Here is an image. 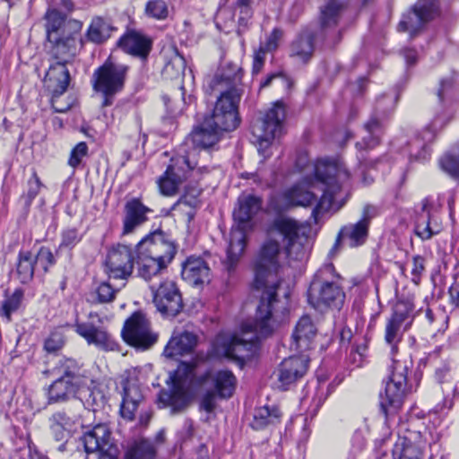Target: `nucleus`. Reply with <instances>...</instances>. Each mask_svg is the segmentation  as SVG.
<instances>
[{
  "label": "nucleus",
  "mask_w": 459,
  "mask_h": 459,
  "mask_svg": "<svg viewBox=\"0 0 459 459\" xmlns=\"http://www.w3.org/2000/svg\"><path fill=\"white\" fill-rule=\"evenodd\" d=\"M242 69L230 65L219 70L210 82L211 89L218 92L212 115L205 117L185 139L174 158V195L179 185L189 180L183 188L186 195L197 197L201 189L198 181L200 169H196L197 157L202 150L212 148L220 140L222 132L235 130L239 123L238 104L244 93Z\"/></svg>",
  "instance_id": "obj_1"
},
{
  "label": "nucleus",
  "mask_w": 459,
  "mask_h": 459,
  "mask_svg": "<svg viewBox=\"0 0 459 459\" xmlns=\"http://www.w3.org/2000/svg\"><path fill=\"white\" fill-rule=\"evenodd\" d=\"M310 227L288 216H278L267 229V238L261 246L254 263L256 290L264 289L258 305L259 331L268 334L274 326L272 307L277 302L276 288L282 281L278 278L281 247L290 261H303L309 252Z\"/></svg>",
  "instance_id": "obj_2"
},
{
  "label": "nucleus",
  "mask_w": 459,
  "mask_h": 459,
  "mask_svg": "<svg viewBox=\"0 0 459 459\" xmlns=\"http://www.w3.org/2000/svg\"><path fill=\"white\" fill-rule=\"evenodd\" d=\"M314 177H305L299 183L273 195L270 207L276 212H282L294 206L316 204L311 216L315 222L335 204L339 209L337 196L348 186L351 174L341 159L322 160L310 166Z\"/></svg>",
  "instance_id": "obj_3"
},
{
  "label": "nucleus",
  "mask_w": 459,
  "mask_h": 459,
  "mask_svg": "<svg viewBox=\"0 0 459 459\" xmlns=\"http://www.w3.org/2000/svg\"><path fill=\"white\" fill-rule=\"evenodd\" d=\"M347 0H329L321 7L320 27L303 29L290 45V56L304 64L307 63L315 51V42L319 38L329 48L335 46L342 37L336 28L340 13Z\"/></svg>",
  "instance_id": "obj_4"
},
{
  "label": "nucleus",
  "mask_w": 459,
  "mask_h": 459,
  "mask_svg": "<svg viewBox=\"0 0 459 459\" xmlns=\"http://www.w3.org/2000/svg\"><path fill=\"white\" fill-rule=\"evenodd\" d=\"M77 34H67L47 39L46 49L49 56L50 65L45 76L48 88L52 91V106L58 113L65 112L67 108L55 106V99L64 94L70 82L67 65L71 64L77 54Z\"/></svg>",
  "instance_id": "obj_5"
},
{
  "label": "nucleus",
  "mask_w": 459,
  "mask_h": 459,
  "mask_svg": "<svg viewBox=\"0 0 459 459\" xmlns=\"http://www.w3.org/2000/svg\"><path fill=\"white\" fill-rule=\"evenodd\" d=\"M281 290V283L276 288L275 299L277 302L272 307L273 315L270 317L273 318V329L268 334H263L259 331L257 314L253 323H244L241 325L239 333L233 335L220 334L215 340L216 346H222V352L226 357L234 358L237 359H246L251 358L258 349L260 339L270 336L278 326L279 323V304L281 301L279 299V291ZM258 313V308L256 309ZM282 314V311H280Z\"/></svg>",
  "instance_id": "obj_6"
},
{
  "label": "nucleus",
  "mask_w": 459,
  "mask_h": 459,
  "mask_svg": "<svg viewBox=\"0 0 459 459\" xmlns=\"http://www.w3.org/2000/svg\"><path fill=\"white\" fill-rule=\"evenodd\" d=\"M261 208L262 200L255 195L238 197V206L233 211L234 225L230 234L227 257L223 263L229 274L235 272L239 263L246 248L247 230L251 228V221Z\"/></svg>",
  "instance_id": "obj_7"
},
{
  "label": "nucleus",
  "mask_w": 459,
  "mask_h": 459,
  "mask_svg": "<svg viewBox=\"0 0 459 459\" xmlns=\"http://www.w3.org/2000/svg\"><path fill=\"white\" fill-rule=\"evenodd\" d=\"M339 278L332 264H325L316 273L307 290L311 307L320 312L341 307L345 294L338 282Z\"/></svg>",
  "instance_id": "obj_8"
},
{
  "label": "nucleus",
  "mask_w": 459,
  "mask_h": 459,
  "mask_svg": "<svg viewBox=\"0 0 459 459\" xmlns=\"http://www.w3.org/2000/svg\"><path fill=\"white\" fill-rule=\"evenodd\" d=\"M129 66L109 56L92 74V88L102 98V107L111 106L115 96L125 87Z\"/></svg>",
  "instance_id": "obj_9"
},
{
  "label": "nucleus",
  "mask_w": 459,
  "mask_h": 459,
  "mask_svg": "<svg viewBox=\"0 0 459 459\" xmlns=\"http://www.w3.org/2000/svg\"><path fill=\"white\" fill-rule=\"evenodd\" d=\"M162 232L154 231L143 238L135 247L136 264L139 266L138 273L144 280H150L166 269L172 262V245L168 246L163 255L153 256L159 244H162Z\"/></svg>",
  "instance_id": "obj_10"
},
{
  "label": "nucleus",
  "mask_w": 459,
  "mask_h": 459,
  "mask_svg": "<svg viewBox=\"0 0 459 459\" xmlns=\"http://www.w3.org/2000/svg\"><path fill=\"white\" fill-rule=\"evenodd\" d=\"M392 370L385 391L379 394V404L385 418L396 413L403 403L407 385L408 361L392 358Z\"/></svg>",
  "instance_id": "obj_11"
},
{
  "label": "nucleus",
  "mask_w": 459,
  "mask_h": 459,
  "mask_svg": "<svg viewBox=\"0 0 459 459\" xmlns=\"http://www.w3.org/2000/svg\"><path fill=\"white\" fill-rule=\"evenodd\" d=\"M397 97L385 94L377 99L374 113L364 125V133L360 142L356 143L358 150H370L377 146L385 130V119L394 109Z\"/></svg>",
  "instance_id": "obj_12"
},
{
  "label": "nucleus",
  "mask_w": 459,
  "mask_h": 459,
  "mask_svg": "<svg viewBox=\"0 0 459 459\" xmlns=\"http://www.w3.org/2000/svg\"><path fill=\"white\" fill-rule=\"evenodd\" d=\"M284 119V107L275 103L261 119L252 125V134L262 155L265 156V152L273 141L281 134Z\"/></svg>",
  "instance_id": "obj_13"
},
{
  "label": "nucleus",
  "mask_w": 459,
  "mask_h": 459,
  "mask_svg": "<svg viewBox=\"0 0 459 459\" xmlns=\"http://www.w3.org/2000/svg\"><path fill=\"white\" fill-rule=\"evenodd\" d=\"M121 336L126 343L141 351L150 350L158 341V334L152 331L150 320L141 311L133 313L125 321Z\"/></svg>",
  "instance_id": "obj_14"
},
{
  "label": "nucleus",
  "mask_w": 459,
  "mask_h": 459,
  "mask_svg": "<svg viewBox=\"0 0 459 459\" xmlns=\"http://www.w3.org/2000/svg\"><path fill=\"white\" fill-rule=\"evenodd\" d=\"M195 368L192 363L180 362L174 370V412L189 403L195 389L204 381V377H195Z\"/></svg>",
  "instance_id": "obj_15"
},
{
  "label": "nucleus",
  "mask_w": 459,
  "mask_h": 459,
  "mask_svg": "<svg viewBox=\"0 0 459 459\" xmlns=\"http://www.w3.org/2000/svg\"><path fill=\"white\" fill-rule=\"evenodd\" d=\"M121 396L120 415L126 420H133L143 394L135 371L128 370L120 376L116 387Z\"/></svg>",
  "instance_id": "obj_16"
},
{
  "label": "nucleus",
  "mask_w": 459,
  "mask_h": 459,
  "mask_svg": "<svg viewBox=\"0 0 459 459\" xmlns=\"http://www.w3.org/2000/svg\"><path fill=\"white\" fill-rule=\"evenodd\" d=\"M437 0H418L411 10L404 13L398 24V30L415 36L429 22L438 15Z\"/></svg>",
  "instance_id": "obj_17"
},
{
  "label": "nucleus",
  "mask_w": 459,
  "mask_h": 459,
  "mask_svg": "<svg viewBox=\"0 0 459 459\" xmlns=\"http://www.w3.org/2000/svg\"><path fill=\"white\" fill-rule=\"evenodd\" d=\"M86 453H99V459H117L118 448L112 442L111 432L106 424H97L81 437Z\"/></svg>",
  "instance_id": "obj_18"
},
{
  "label": "nucleus",
  "mask_w": 459,
  "mask_h": 459,
  "mask_svg": "<svg viewBox=\"0 0 459 459\" xmlns=\"http://www.w3.org/2000/svg\"><path fill=\"white\" fill-rule=\"evenodd\" d=\"M90 320L85 322L76 321L74 329L77 334L82 337L88 344L95 345L103 351H115L117 343L110 333L101 325V319L96 313H90Z\"/></svg>",
  "instance_id": "obj_19"
},
{
  "label": "nucleus",
  "mask_w": 459,
  "mask_h": 459,
  "mask_svg": "<svg viewBox=\"0 0 459 459\" xmlns=\"http://www.w3.org/2000/svg\"><path fill=\"white\" fill-rule=\"evenodd\" d=\"M136 255L130 246L117 244L110 248L106 259L109 279L127 280L133 273Z\"/></svg>",
  "instance_id": "obj_20"
},
{
  "label": "nucleus",
  "mask_w": 459,
  "mask_h": 459,
  "mask_svg": "<svg viewBox=\"0 0 459 459\" xmlns=\"http://www.w3.org/2000/svg\"><path fill=\"white\" fill-rule=\"evenodd\" d=\"M442 230L440 216L433 209L430 201L428 198L423 199L420 204V211L417 212L414 221L415 235L426 241L439 234Z\"/></svg>",
  "instance_id": "obj_21"
},
{
  "label": "nucleus",
  "mask_w": 459,
  "mask_h": 459,
  "mask_svg": "<svg viewBox=\"0 0 459 459\" xmlns=\"http://www.w3.org/2000/svg\"><path fill=\"white\" fill-rule=\"evenodd\" d=\"M63 7H48L46 13L47 39L69 34H78L82 29V22L77 20H67Z\"/></svg>",
  "instance_id": "obj_22"
},
{
  "label": "nucleus",
  "mask_w": 459,
  "mask_h": 459,
  "mask_svg": "<svg viewBox=\"0 0 459 459\" xmlns=\"http://www.w3.org/2000/svg\"><path fill=\"white\" fill-rule=\"evenodd\" d=\"M307 367L308 359L306 356H291L283 359L273 374L281 384V387L285 389L303 377Z\"/></svg>",
  "instance_id": "obj_23"
},
{
  "label": "nucleus",
  "mask_w": 459,
  "mask_h": 459,
  "mask_svg": "<svg viewBox=\"0 0 459 459\" xmlns=\"http://www.w3.org/2000/svg\"><path fill=\"white\" fill-rule=\"evenodd\" d=\"M182 279L191 286H200L210 281L211 269L204 258L189 256L183 264Z\"/></svg>",
  "instance_id": "obj_24"
},
{
  "label": "nucleus",
  "mask_w": 459,
  "mask_h": 459,
  "mask_svg": "<svg viewBox=\"0 0 459 459\" xmlns=\"http://www.w3.org/2000/svg\"><path fill=\"white\" fill-rule=\"evenodd\" d=\"M152 209L144 205L139 198H132L125 204L123 219V235L132 233L136 228L147 221V214Z\"/></svg>",
  "instance_id": "obj_25"
},
{
  "label": "nucleus",
  "mask_w": 459,
  "mask_h": 459,
  "mask_svg": "<svg viewBox=\"0 0 459 459\" xmlns=\"http://www.w3.org/2000/svg\"><path fill=\"white\" fill-rule=\"evenodd\" d=\"M117 45L125 53L146 59L151 52L152 41L145 35L132 30L122 36Z\"/></svg>",
  "instance_id": "obj_26"
},
{
  "label": "nucleus",
  "mask_w": 459,
  "mask_h": 459,
  "mask_svg": "<svg viewBox=\"0 0 459 459\" xmlns=\"http://www.w3.org/2000/svg\"><path fill=\"white\" fill-rule=\"evenodd\" d=\"M84 384L56 378L48 387V403H65L74 397Z\"/></svg>",
  "instance_id": "obj_27"
},
{
  "label": "nucleus",
  "mask_w": 459,
  "mask_h": 459,
  "mask_svg": "<svg viewBox=\"0 0 459 459\" xmlns=\"http://www.w3.org/2000/svg\"><path fill=\"white\" fill-rule=\"evenodd\" d=\"M316 332L317 329L309 316L300 317L292 334L291 349L299 351L308 350Z\"/></svg>",
  "instance_id": "obj_28"
},
{
  "label": "nucleus",
  "mask_w": 459,
  "mask_h": 459,
  "mask_svg": "<svg viewBox=\"0 0 459 459\" xmlns=\"http://www.w3.org/2000/svg\"><path fill=\"white\" fill-rule=\"evenodd\" d=\"M368 235V226L366 223L358 221L345 225L340 230L336 242L333 247L335 248L340 242L346 243L351 247L363 245Z\"/></svg>",
  "instance_id": "obj_29"
},
{
  "label": "nucleus",
  "mask_w": 459,
  "mask_h": 459,
  "mask_svg": "<svg viewBox=\"0 0 459 459\" xmlns=\"http://www.w3.org/2000/svg\"><path fill=\"white\" fill-rule=\"evenodd\" d=\"M438 126V120L436 118L432 125L428 126L420 136L410 142L409 154L415 160H426L430 153L428 149V143H431L435 138V130Z\"/></svg>",
  "instance_id": "obj_30"
},
{
  "label": "nucleus",
  "mask_w": 459,
  "mask_h": 459,
  "mask_svg": "<svg viewBox=\"0 0 459 459\" xmlns=\"http://www.w3.org/2000/svg\"><path fill=\"white\" fill-rule=\"evenodd\" d=\"M425 442L412 441L409 437H399L393 448L394 459H422Z\"/></svg>",
  "instance_id": "obj_31"
},
{
  "label": "nucleus",
  "mask_w": 459,
  "mask_h": 459,
  "mask_svg": "<svg viewBox=\"0 0 459 459\" xmlns=\"http://www.w3.org/2000/svg\"><path fill=\"white\" fill-rule=\"evenodd\" d=\"M210 379L220 398L227 399L232 396L236 388L237 378L231 371H216L210 376Z\"/></svg>",
  "instance_id": "obj_32"
},
{
  "label": "nucleus",
  "mask_w": 459,
  "mask_h": 459,
  "mask_svg": "<svg viewBox=\"0 0 459 459\" xmlns=\"http://www.w3.org/2000/svg\"><path fill=\"white\" fill-rule=\"evenodd\" d=\"M15 276L22 284L30 283L35 273L34 255L28 250H21L17 256Z\"/></svg>",
  "instance_id": "obj_33"
},
{
  "label": "nucleus",
  "mask_w": 459,
  "mask_h": 459,
  "mask_svg": "<svg viewBox=\"0 0 459 459\" xmlns=\"http://www.w3.org/2000/svg\"><path fill=\"white\" fill-rule=\"evenodd\" d=\"M53 372L57 376V378L84 384L85 376L82 373V368L78 362L73 359H60L55 366Z\"/></svg>",
  "instance_id": "obj_34"
},
{
  "label": "nucleus",
  "mask_w": 459,
  "mask_h": 459,
  "mask_svg": "<svg viewBox=\"0 0 459 459\" xmlns=\"http://www.w3.org/2000/svg\"><path fill=\"white\" fill-rule=\"evenodd\" d=\"M115 30L108 19L95 17L88 28L86 36L90 41L100 44L106 41Z\"/></svg>",
  "instance_id": "obj_35"
},
{
  "label": "nucleus",
  "mask_w": 459,
  "mask_h": 459,
  "mask_svg": "<svg viewBox=\"0 0 459 459\" xmlns=\"http://www.w3.org/2000/svg\"><path fill=\"white\" fill-rule=\"evenodd\" d=\"M153 303L161 316L168 318L170 316V305L172 303V281H162L153 292Z\"/></svg>",
  "instance_id": "obj_36"
},
{
  "label": "nucleus",
  "mask_w": 459,
  "mask_h": 459,
  "mask_svg": "<svg viewBox=\"0 0 459 459\" xmlns=\"http://www.w3.org/2000/svg\"><path fill=\"white\" fill-rule=\"evenodd\" d=\"M415 316L413 304L410 300H399L394 306L393 313L388 319L409 330Z\"/></svg>",
  "instance_id": "obj_37"
},
{
  "label": "nucleus",
  "mask_w": 459,
  "mask_h": 459,
  "mask_svg": "<svg viewBox=\"0 0 459 459\" xmlns=\"http://www.w3.org/2000/svg\"><path fill=\"white\" fill-rule=\"evenodd\" d=\"M280 418L281 412L277 408L263 406L255 410L251 426L256 430L263 429L269 425L278 423Z\"/></svg>",
  "instance_id": "obj_38"
},
{
  "label": "nucleus",
  "mask_w": 459,
  "mask_h": 459,
  "mask_svg": "<svg viewBox=\"0 0 459 459\" xmlns=\"http://www.w3.org/2000/svg\"><path fill=\"white\" fill-rule=\"evenodd\" d=\"M156 449L152 441L141 439L126 450L124 459H153Z\"/></svg>",
  "instance_id": "obj_39"
},
{
  "label": "nucleus",
  "mask_w": 459,
  "mask_h": 459,
  "mask_svg": "<svg viewBox=\"0 0 459 459\" xmlns=\"http://www.w3.org/2000/svg\"><path fill=\"white\" fill-rule=\"evenodd\" d=\"M405 331L407 329L387 319L385 328V342L390 346L393 356L397 352L398 344L401 342Z\"/></svg>",
  "instance_id": "obj_40"
},
{
  "label": "nucleus",
  "mask_w": 459,
  "mask_h": 459,
  "mask_svg": "<svg viewBox=\"0 0 459 459\" xmlns=\"http://www.w3.org/2000/svg\"><path fill=\"white\" fill-rule=\"evenodd\" d=\"M441 169L455 178H459V145L454 147L439 160Z\"/></svg>",
  "instance_id": "obj_41"
},
{
  "label": "nucleus",
  "mask_w": 459,
  "mask_h": 459,
  "mask_svg": "<svg viewBox=\"0 0 459 459\" xmlns=\"http://www.w3.org/2000/svg\"><path fill=\"white\" fill-rule=\"evenodd\" d=\"M174 65H178V67L183 69V83L180 85V91L182 95V101L186 103V93L191 91L194 82V75L192 71L189 70L188 73H186V60L185 58L178 52V50L174 48Z\"/></svg>",
  "instance_id": "obj_42"
},
{
  "label": "nucleus",
  "mask_w": 459,
  "mask_h": 459,
  "mask_svg": "<svg viewBox=\"0 0 459 459\" xmlns=\"http://www.w3.org/2000/svg\"><path fill=\"white\" fill-rule=\"evenodd\" d=\"M124 286H126V283H123L121 287H113L110 283L103 281L97 287L95 292L92 293V297L95 298L93 301L100 304L110 303Z\"/></svg>",
  "instance_id": "obj_43"
},
{
  "label": "nucleus",
  "mask_w": 459,
  "mask_h": 459,
  "mask_svg": "<svg viewBox=\"0 0 459 459\" xmlns=\"http://www.w3.org/2000/svg\"><path fill=\"white\" fill-rule=\"evenodd\" d=\"M196 336L189 332L174 336V355L190 352L196 345Z\"/></svg>",
  "instance_id": "obj_44"
},
{
  "label": "nucleus",
  "mask_w": 459,
  "mask_h": 459,
  "mask_svg": "<svg viewBox=\"0 0 459 459\" xmlns=\"http://www.w3.org/2000/svg\"><path fill=\"white\" fill-rule=\"evenodd\" d=\"M24 290L21 288L15 289L11 296H9L2 304V315L10 319L11 314L16 311L23 299Z\"/></svg>",
  "instance_id": "obj_45"
},
{
  "label": "nucleus",
  "mask_w": 459,
  "mask_h": 459,
  "mask_svg": "<svg viewBox=\"0 0 459 459\" xmlns=\"http://www.w3.org/2000/svg\"><path fill=\"white\" fill-rule=\"evenodd\" d=\"M167 388H161L158 394L157 403L160 408L172 405V371H168L164 379Z\"/></svg>",
  "instance_id": "obj_46"
},
{
  "label": "nucleus",
  "mask_w": 459,
  "mask_h": 459,
  "mask_svg": "<svg viewBox=\"0 0 459 459\" xmlns=\"http://www.w3.org/2000/svg\"><path fill=\"white\" fill-rule=\"evenodd\" d=\"M36 264H39L44 273H48L49 268L56 264L55 255L49 247H40L37 254L34 255Z\"/></svg>",
  "instance_id": "obj_47"
},
{
  "label": "nucleus",
  "mask_w": 459,
  "mask_h": 459,
  "mask_svg": "<svg viewBox=\"0 0 459 459\" xmlns=\"http://www.w3.org/2000/svg\"><path fill=\"white\" fill-rule=\"evenodd\" d=\"M27 185L28 190L27 193L22 195V198L24 199L25 206L29 207L39 195L43 185L35 171H33L31 177L28 179Z\"/></svg>",
  "instance_id": "obj_48"
},
{
  "label": "nucleus",
  "mask_w": 459,
  "mask_h": 459,
  "mask_svg": "<svg viewBox=\"0 0 459 459\" xmlns=\"http://www.w3.org/2000/svg\"><path fill=\"white\" fill-rule=\"evenodd\" d=\"M145 13L150 17L161 20L168 16L169 11L163 0H151L146 4Z\"/></svg>",
  "instance_id": "obj_49"
},
{
  "label": "nucleus",
  "mask_w": 459,
  "mask_h": 459,
  "mask_svg": "<svg viewBox=\"0 0 459 459\" xmlns=\"http://www.w3.org/2000/svg\"><path fill=\"white\" fill-rule=\"evenodd\" d=\"M82 240V235L75 228L65 229L61 233V242L58 248H74Z\"/></svg>",
  "instance_id": "obj_50"
},
{
  "label": "nucleus",
  "mask_w": 459,
  "mask_h": 459,
  "mask_svg": "<svg viewBox=\"0 0 459 459\" xmlns=\"http://www.w3.org/2000/svg\"><path fill=\"white\" fill-rule=\"evenodd\" d=\"M251 0H238L237 1V8L238 9V31H241V28L245 29L249 20L253 16V11L250 6Z\"/></svg>",
  "instance_id": "obj_51"
},
{
  "label": "nucleus",
  "mask_w": 459,
  "mask_h": 459,
  "mask_svg": "<svg viewBox=\"0 0 459 459\" xmlns=\"http://www.w3.org/2000/svg\"><path fill=\"white\" fill-rule=\"evenodd\" d=\"M156 183L160 195H172V164L167 166L165 172L158 178Z\"/></svg>",
  "instance_id": "obj_52"
},
{
  "label": "nucleus",
  "mask_w": 459,
  "mask_h": 459,
  "mask_svg": "<svg viewBox=\"0 0 459 459\" xmlns=\"http://www.w3.org/2000/svg\"><path fill=\"white\" fill-rule=\"evenodd\" d=\"M79 418L77 416H69L65 411H57L54 413L49 421L55 424H57L61 427L66 428L70 430L74 428V426L78 422Z\"/></svg>",
  "instance_id": "obj_53"
},
{
  "label": "nucleus",
  "mask_w": 459,
  "mask_h": 459,
  "mask_svg": "<svg viewBox=\"0 0 459 459\" xmlns=\"http://www.w3.org/2000/svg\"><path fill=\"white\" fill-rule=\"evenodd\" d=\"M88 153V146L86 143L81 142L77 143L72 150L68 160V164L72 168L78 167L82 160Z\"/></svg>",
  "instance_id": "obj_54"
},
{
  "label": "nucleus",
  "mask_w": 459,
  "mask_h": 459,
  "mask_svg": "<svg viewBox=\"0 0 459 459\" xmlns=\"http://www.w3.org/2000/svg\"><path fill=\"white\" fill-rule=\"evenodd\" d=\"M65 344L64 335L61 332H52L46 339L44 349L48 352H56L59 351Z\"/></svg>",
  "instance_id": "obj_55"
},
{
  "label": "nucleus",
  "mask_w": 459,
  "mask_h": 459,
  "mask_svg": "<svg viewBox=\"0 0 459 459\" xmlns=\"http://www.w3.org/2000/svg\"><path fill=\"white\" fill-rule=\"evenodd\" d=\"M282 36L283 31L281 30L274 29L268 37L266 42L264 45H261L260 48L264 49L266 52L274 51L278 48L279 42Z\"/></svg>",
  "instance_id": "obj_56"
},
{
  "label": "nucleus",
  "mask_w": 459,
  "mask_h": 459,
  "mask_svg": "<svg viewBox=\"0 0 459 459\" xmlns=\"http://www.w3.org/2000/svg\"><path fill=\"white\" fill-rule=\"evenodd\" d=\"M273 80L280 81L281 84L287 89H290L292 86L291 80L289 77H287L285 74H283L282 73H273V74L267 75L266 78L264 79V81H263L261 82V84H260L261 88L270 86Z\"/></svg>",
  "instance_id": "obj_57"
},
{
  "label": "nucleus",
  "mask_w": 459,
  "mask_h": 459,
  "mask_svg": "<svg viewBox=\"0 0 459 459\" xmlns=\"http://www.w3.org/2000/svg\"><path fill=\"white\" fill-rule=\"evenodd\" d=\"M217 393L213 391H207L201 399V409L208 413L212 412L216 408Z\"/></svg>",
  "instance_id": "obj_58"
},
{
  "label": "nucleus",
  "mask_w": 459,
  "mask_h": 459,
  "mask_svg": "<svg viewBox=\"0 0 459 459\" xmlns=\"http://www.w3.org/2000/svg\"><path fill=\"white\" fill-rule=\"evenodd\" d=\"M266 53L267 52L264 51V49H262L261 48H259L258 50L255 51L252 66L253 74H258L262 71L264 65Z\"/></svg>",
  "instance_id": "obj_59"
},
{
  "label": "nucleus",
  "mask_w": 459,
  "mask_h": 459,
  "mask_svg": "<svg viewBox=\"0 0 459 459\" xmlns=\"http://www.w3.org/2000/svg\"><path fill=\"white\" fill-rule=\"evenodd\" d=\"M436 379L439 383H445L452 378V367L449 363L444 362L435 371Z\"/></svg>",
  "instance_id": "obj_60"
},
{
  "label": "nucleus",
  "mask_w": 459,
  "mask_h": 459,
  "mask_svg": "<svg viewBox=\"0 0 459 459\" xmlns=\"http://www.w3.org/2000/svg\"><path fill=\"white\" fill-rule=\"evenodd\" d=\"M50 430L56 441H65L70 437L72 430L50 422Z\"/></svg>",
  "instance_id": "obj_61"
},
{
  "label": "nucleus",
  "mask_w": 459,
  "mask_h": 459,
  "mask_svg": "<svg viewBox=\"0 0 459 459\" xmlns=\"http://www.w3.org/2000/svg\"><path fill=\"white\" fill-rule=\"evenodd\" d=\"M425 270V259L420 255H415L412 258L411 274L414 278L420 280Z\"/></svg>",
  "instance_id": "obj_62"
},
{
  "label": "nucleus",
  "mask_w": 459,
  "mask_h": 459,
  "mask_svg": "<svg viewBox=\"0 0 459 459\" xmlns=\"http://www.w3.org/2000/svg\"><path fill=\"white\" fill-rule=\"evenodd\" d=\"M378 210L376 206L367 204L363 208L362 216L359 221L366 223L369 227L370 221L373 218L377 217Z\"/></svg>",
  "instance_id": "obj_63"
},
{
  "label": "nucleus",
  "mask_w": 459,
  "mask_h": 459,
  "mask_svg": "<svg viewBox=\"0 0 459 459\" xmlns=\"http://www.w3.org/2000/svg\"><path fill=\"white\" fill-rule=\"evenodd\" d=\"M449 301L455 307H459V284L455 282L448 290Z\"/></svg>",
  "instance_id": "obj_64"
}]
</instances>
